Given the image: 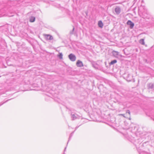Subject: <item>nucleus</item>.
<instances>
[{
    "instance_id": "1",
    "label": "nucleus",
    "mask_w": 154,
    "mask_h": 154,
    "mask_svg": "<svg viewBox=\"0 0 154 154\" xmlns=\"http://www.w3.org/2000/svg\"><path fill=\"white\" fill-rule=\"evenodd\" d=\"M70 60L72 61H74L75 60L76 57L75 55L72 54H70L68 56Z\"/></svg>"
},
{
    "instance_id": "2",
    "label": "nucleus",
    "mask_w": 154,
    "mask_h": 154,
    "mask_svg": "<svg viewBox=\"0 0 154 154\" xmlns=\"http://www.w3.org/2000/svg\"><path fill=\"white\" fill-rule=\"evenodd\" d=\"M45 38L47 39V40H52L53 39V36L50 35H48V34H45L44 35Z\"/></svg>"
},
{
    "instance_id": "3",
    "label": "nucleus",
    "mask_w": 154,
    "mask_h": 154,
    "mask_svg": "<svg viewBox=\"0 0 154 154\" xmlns=\"http://www.w3.org/2000/svg\"><path fill=\"white\" fill-rule=\"evenodd\" d=\"M127 24L128 25L130 26V28L131 29H132L134 26V23H133L131 21L129 20L127 22Z\"/></svg>"
},
{
    "instance_id": "4",
    "label": "nucleus",
    "mask_w": 154,
    "mask_h": 154,
    "mask_svg": "<svg viewBox=\"0 0 154 154\" xmlns=\"http://www.w3.org/2000/svg\"><path fill=\"white\" fill-rule=\"evenodd\" d=\"M76 65L78 67H82L83 66V64L82 62L80 60H77L76 63Z\"/></svg>"
},
{
    "instance_id": "5",
    "label": "nucleus",
    "mask_w": 154,
    "mask_h": 154,
    "mask_svg": "<svg viewBox=\"0 0 154 154\" xmlns=\"http://www.w3.org/2000/svg\"><path fill=\"white\" fill-rule=\"evenodd\" d=\"M115 11L117 14H119L121 12V9L119 7H117L115 9Z\"/></svg>"
},
{
    "instance_id": "6",
    "label": "nucleus",
    "mask_w": 154,
    "mask_h": 154,
    "mask_svg": "<svg viewBox=\"0 0 154 154\" xmlns=\"http://www.w3.org/2000/svg\"><path fill=\"white\" fill-rule=\"evenodd\" d=\"M71 118L72 119V120H74L76 119H77L78 118V116L76 114H73L72 113H71Z\"/></svg>"
},
{
    "instance_id": "7",
    "label": "nucleus",
    "mask_w": 154,
    "mask_h": 154,
    "mask_svg": "<svg viewBox=\"0 0 154 154\" xmlns=\"http://www.w3.org/2000/svg\"><path fill=\"white\" fill-rule=\"evenodd\" d=\"M148 89L154 88V85L152 83H150L147 85Z\"/></svg>"
},
{
    "instance_id": "8",
    "label": "nucleus",
    "mask_w": 154,
    "mask_h": 154,
    "mask_svg": "<svg viewBox=\"0 0 154 154\" xmlns=\"http://www.w3.org/2000/svg\"><path fill=\"white\" fill-rule=\"evenodd\" d=\"M112 54L113 56L115 57H118L119 55V53L118 52L115 51H112Z\"/></svg>"
},
{
    "instance_id": "9",
    "label": "nucleus",
    "mask_w": 154,
    "mask_h": 154,
    "mask_svg": "<svg viewBox=\"0 0 154 154\" xmlns=\"http://www.w3.org/2000/svg\"><path fill=\"white\" fill-rule=\"evenodd\" d=\"M35 19V17H34L32 16L30 17L29 21L31 22H34Z\"/></svg>"
},
{
    "instance_id": "10",
    "label": "nucleus",
    "mask_w": 154,
    "mask_h": 154,
    "mask_svg": "<svg viewBox=\"0 0 154 154\" xmlns=\"http://www.w3.org/2000/svg\"><path fill=\"white\" fill-rule=\"evenodd\" d=\"M98 25L100 28H102L103 26V24L101 21H100L98 23Z\"/></svg>"
},
{
    "instance_id": "11",
    "label": "nucleus",
    "mask_w": 154,
    "mask_h": 154,
    "mask_svg": "<svg viewBox=\"0 0 154 154\" xmlns=\"http://www.w3.org/2000/svg\"><path fill=\"white\" fill-rule=\"evenodd\" d=\"M139 43L142 45H145V42L144 39H141L139 41Z\"/></svg>"
},
{
    "instance_id": "12",
    "label": "nucleus",
    "mask_w": 154,
    "mask_h": 154,
    "mask_svg": "<svg viewBox=\"0 0 154 154\" xmlns=\"http://www.w3.org/2000/svg\"><path fill=\"white\" fill-rule=\"evenodd\" d=\"M117 62V60H114L112 61L110 63V64L111 65Z\"/></svg>"
},
{
    "instance_id": "13",
    "label": "nucleus",
    "mask_w": 154,
    "mask_h": 154,
    "mask_svg": "<svg viewBox=\"0 0 154 154\" xmlns=\"http://www.w3.org/2000/svg\"><path fill=\"white\" fill-rule=\"evenodd\" d=\"M143 17H146L147 15V13L146 11L142 13Z\"/></svg>"
},
{
    "instance_id": "14",
    "label": "nucleus",
    "mask_w": 154,
    "mask_h": 154,
    "mask_svg": "<svg viewBox=\"0 0 154 154\" xmlns=\"http://www.w3.org/2000/svg\"><path fill=\"white\" fill-rule=\"evenodd\" d=\"M63 55L62 53H59V57L60 59H62L63 58Z\"/></svg>"
},
{
    "instance_id": "15",
    "label": "nucleus",
    "mask_w": 154,
    "mask_h": 154,
    "mask_svg": "<svg viewBox=\"0 0 154 154\" xmlns=\"http://www.w3.org/2000/svg\"><path fill=\"white\" fill-rule=\"evenodd\" d=\"M74 132H73L70 135V136H69V141L70 140V138L72 137V135H73V134L74 133ZM68 143H67V144H68Z\"/></svg>"
},
{
    "instance_id": "16",
    "label": "nucleus",
    "mask_w": 154,
    "mask_h": 154,
    "mask_svg": "<svg viewBox=\"0 0 154 154\" xmlns=\"http://www.w3.org/2000/svg\"><path fill=\"white\" fill-rule=\"evenodd\" d=\"M140 154H150L146 152H142L140 153Z\"/></svg>"
},
{
    "instance_id": "17",
    "label": "nucleus",
    "mask_w": 154,
    "mask_h": 154,
    "mask_svg": "<svg viewBox=\"0 0 154 154\" xmlns=\"http://www.w3.org/2000/svg\"><path fill=\"white\" fill-rule=\"evenodd\" d=\"M74 29H75L74 27H73L72 31H71L70 32V33L71 34H73V32H74Z\"/></svg>"
},
{
    "instance_id": "18",
    "label": "nucleus",
    "mask_w": 154,
    "mask_h": 154,
    "mask_svg": "<svg viewBox=\"0 0 154 154\" xmlns=\"http://www.w3.org/2000/svg\"><path fill=\"white\" fill-rule=\"evenodd\" d=\"M126 113H128L129 115L130 114V112L129 110H127L126 112Z\"/></svg>"
},
{
    "instance_id": "19",
    "label": "nucleus",
    "mask_w": 154,
    "mask_h": 154,
    "mask_svg": "<svg viewBox=\"0 0 154 154\" xmlns=\"http://www.w3.org/2000/svg\"><path fill=\"white\" fill-rule=\"evenodd\" d=\"M127 80L128 81H130V79H128V78H127Z\"/></svg>"
},
{
    "instance_id": "20",
    "label": "nucleus",
    "mask_w": 154,
    "mask_h": 154,
    "mask_svg": "<svg viewBox=\"0 0 154 154\" xmlns=\"http://www.w3.org/2000/svg\"><path fill=\"white\" fill-rule=\"evenodd\" d=\"M66 147L64 149V152L66 150Z\"/></svg>"
},
{
    "instance_id": "21",
    "label": "nucleus",
    "mask_w": 154,
    "mask_h": 154,
    "mask_svg": "<svg viewBox=\"0 0 154 154\" xmlns=\"http://www.w3.org/2000/svg\"><path fill=\"white\" fill-rule=\"evenodd\" d=\"M121 115L124 116V114H121Z\"/></svg>"
},
{
    "instance_id": "22",
    "label": "nucleus",
    "mask_w": 154,
    "mask_h": 154,
    "mask_svg": "<svg viewBox=\"0 0 154 154\" xmlns=\"http://www.w3.org/2000/svg\"><path fill=\"white\" fill-rule=\"evenodd\" d=\"M6 100V101L5 102H7V101H8V100Z\"/></svg>"
},
{
    "instance_id": "23",
    "label": "nucleus",
    "mask_w": 154,
    "mask_h": 154,
    "mask_svg": "<svg viewBox=\"0 0 154 154\" xmlns=\"http://www.w3.org/2000/svg\"><path fill=\"white\" fill-rule=\"evenodd\" d=\"M63 154H65L64 153H63Z\"/></svg>"
}]
</instances>
